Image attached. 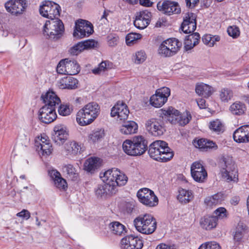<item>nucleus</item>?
<instances>
[{"label": "nucleus", "mask_w": 249, "mask_h": 249, "mask_svg": "<svg viewBox=\"0 0 249 249\" xmlns=\"http://www.w3.org/2000/svg\"><path fill=\"white\" fill-rule=\"evenodd\" d=\"M102 175L101 173L100 178L104 184L99 185L95 191L98 197L115 194L117 191V187L124 186L128 181L126 175L118 168L108 169Z\"/></svg>", "instance_id": "f257e3e1"}, {"label": "nucleus", "mask_w": 249, "mask_h": 249, "mask_svg": "<svg viewBox=\"0 0 249 249\" xmlns=\"http://www.w3.org/2000/svg\"><path fill=\"white\" fill-rule=\"evenodd\" d=\"M41 98L45 105L38 111V118L45 124L51 123L57 117L55 108L60 103L61 100L55 92L50 90L42 95Z\"/></svg>", "instance_id": "f03ea898"}, {"label": "nucleus", "mask_w": 249, "mask_h": 249, "mask_svg": "<svg viewBox=\"0 0 249 249\" xmlns=\"http://www.w3.org/2000/svg\"><path fill=\"white\" fill-rule=\"evenodd\" d=\"M148 154L154 160L163 162L171 160L174 156L173 151L168 143L160 140L156 141L149 145Z\"/></svg>", "instance_id": "7ed1b4c3"}, {"label": "nucleus", "mask_w": 249, "mask_h": 249, "mask_svg": "<svg viewBox=\"0 0 249 249\" xmlns=\"http://www.w3.org/2000/svg\"><path fill=\"white\" fill-rule=\"evenodd\" d=\"M147 141L142 136H136L131 139L125 140L123 143V149L129 156H139L143 155L147 149Z\"/></svg>", "instance_id": "20e7f679"}, {"label": "nucleus", "mask_w": 249, "mask_h": 249, "mask_svg": "<svg viewBox=\"0 0 249 249\" xmlns=\"http://www.w3.org/2000/svg\"><path fill=\"white\" fill-rule=\"evenodd\" d=\"M100 107L98 104L90 102L80 109L76 114V121L81 126L91 124L98 116Z\"/></svg>", "instance_id": "39448f33"}, {"label": "nucleus", "mask_w": 249, "mask_h": 249, "mask_svg": "<svg viewBox=\"0 0 249 249\" xmlns=\"http://www.w3.org/2000/svg\"><path fill=\"white\" fill-rule=\"evenodd\" d=\"M137 230L143 234H150L153 233L157 228L156 219L148 213L141 214L134 220Z\"/></svg>", "instance_id": "423d86ee"}, {"label": "nucleus", "mask_w": 249, "mask_h": 249, "mask_svg": "<svg viewBox=\"0 0 249 249\" xmlns=\"http://www.w3.org/2000/svg\"><path fill=\"white\" fill-rule=\"evenodd\" d=\"M64 31L62 21L56 18L54 20L46 21L43 27V34L52 40H57L62 36Z\"/></svg>", "instance_id": "0eeeda50"}, {"label": "nucleus", "mask_w": 249, "mask_h": 249, "mask_svg": "<svg viewBox=\"0 0 249 249\" xmlns=\"http://www.w3.org/2000/svg\"><path fill=\"white\" fill-rule=\"evenodd\" d=\"M61 8L56 3L51 1H44L40 5V14L44 17L54 20L60 15Z\"/></svg>", "instance_id": "6e6552de"}, {"label": "nucleus", "mask_w": 249, "mask_h": 249, "mask_svg": "<svg viewBox=\"0 0 249 249\" xmlns=\"http://www.w3.org/2000/svg\"><path fill=\"white\" fill-rule=\"evenodd\" d=\"M137 196L139 201L143 205L149 207H153L158 204L159 199L154 192L147 188L138 191Z\"/></svg>", "instance_id": "1a4fd4ad"}, {"label": "nucleus", "mask_w": 249, "mask_h": 249, "mask_svg": "<svg viewBox=\"0 0 249 249\" xmlns=\"http://www.w3.org/2000/svg\"><path fill=\"white\" fill-rule=\"evenodd\" d=\"M93 32L92 24L88 21L80 19L75 22L73 36L77 38L88 37Z\"/></svg>", "instance_id": "9d476101"}, {"label": "nucleus", "mask_w": 249, "mask_h": 249, "mask_svg": "<svg viewBox=\"0 0 249 249\" xmlns=\"http://www.w3.org/2000/svg\"><path fill=\"white\" fill-rule=\"evenodd\" d=\"M146 130L153 136L162 135L165 131L162 118H151L145 123Z\"/></svg>", "instance_id": "9b49d317"}, {"label": "nucleus", "mask_w": 249, "mask_h": 249, "mask_svg": "<svg viewBox=\"0 0 249 249\" xmlns=\"http://www.w3.org/2000/svg\"><path fill=\"white\" fill-rule=\"evenodd\" d=\"M170 95V89L167 87H162L156 90L155 94L153 95L150 99L152 106L156 107H160L167 101Z\"/></svg>", "instance_id": "f8f14e48"}, {"label": "nucleus", "mask_w": 249, "mask_h": 249, "mask_svg": "<svg viewBox=\"0 0 249 249\" xmlns=\"http://www.w3.org/2000/svg\"><path fill=\"white\" fill-rule=\"evenodd\" d=\"M27 7L26 0H9L5 3L6 11L16 16L22 14Z\"/></svg>", "instance_id": "ddd939ff"}, {"label": "nucleus", "mask_w": 249, "mask_h": 249, "mask_svg": "<svg viewBox=\"0 0 249 249\" xmlns=\"http://www.w3.org/2000/svg\"><path fill=\"white\" fill-rule=\"evenodd\" d=\"M191 173L193 179L198 182H204L207 178V172L205 167L198 161H195L192 164Z\"/></svg>", "instance_id": "4468645a"}, {"label": "nucleus", "mask_w": 249, "mask_h": 249, "mask_svg": "<svg viewBox=\"0 0 249 249\" xmlns=\"http://www.w3.org/2000/svg\"><path fill=\"white\" fill-rule=\"evenodd\" d=\"M158 9L164 14L171 15L180 13V8L178 2L170 0L160 1L157 4Z\"/></svg>", "instance_id": "2eb2a0df"}, {"label": "nucleus", "mask_w": 249, "mask_h": 249, "mask_svg": "<svg viewBox=\"0 0 249 249\" xmlns=\"http://www.w3.org/2000/svg\"><path fill=\"white\" fill-rule=\"evenodd\" d=\"M196 16L193 13H187L183 18V21L181 26L182 31L185 34L194 32L196 27Z\"/></svg>", "instance_id": "dca6fc26"}, {"label": "nucleus", "mask_w": 249, "mask_h": 249, "mask_svg": "<svg viewBox=\"0 0 249 249\" xmlns=\"http://www.w3.org/2000/svg\"><path fill=\"white\" fill-rule=\"evenodd\" d=\"M121 245L124 249H141L143 247V242L137 236L130 235L122 239Z\"/></svg>", "instance_id": "f3484780"}, {"label": "nucleus", "mask_w": 249, "mask_h": 249, "mask_svg": "<svg viewBox=\"0 0 249 249\" xmlns=\"http://www.w3.org/2000/svg\"><path fill=\"white\" fill-rule=\"evenodd\" d=\"M129 114L127 106L124 103L118 102L112 108L111 116L112 117L117 116L121 121L126 120Z\"/></svg>", "instance_id": "a211bd4d"}, {"label": "nucleus", "mask_w": 249, "mask_h": 249, "mask_svg": "<svg viewBox=\"0 0 249 249\" xmlns=\"http://www.w3.org/2000/svg\"><path fill=\"white\" fill-rule=\"evenodd\" d=\"M151 17L152 14L148 11H141L136 16L134 25L139 29H143L149 24Z\"/></svg>", "instance_id": "6ab92c4d"}, {"label": "nucleus", "mask_w": 249, "mask_h": 249, "mask_svg": "<svg viewBox=\"0 0 249 249\" xmlns=\"http://www.w3.org/2000/svg\"><path fill=\"white\" fill-rule=\"evenodd\" d=\"M48 174L53 180L55 186L61 191H66L68 188L66 180L63 178L60 173L56 170L49 171Z\"/></svg>", "instance_id": "aec40b11"}, {"label": "nucleus", "mask_w": 249, "mask_h": 249, "mask_svg": "<svg viewBox=\"0 0 249 249\" xmlns=\"http://www.w3.org/2000/svg\"><path fill=\"white\" fill-rule=\"evenodd\" d=\"M37 150L43 156L47 157L50 155L53 151V148L50 140L46 137H41L39 142H36Z\"/></svg>", "instance_id": "412c9836"}, {"label": "nucleus", "mask_w": 249, "mask_h": 249, "mask_svg": "<svg viewBox=\"0 0 249 249\" xmlns=\"http://www.w3.org/2000/svg\"><path fill=\"white\" fill-rule=\"evenodd\" d=\"M78 81L71 76H66L58 81L57 86L60 89H73L77 88Z\"/></svg>", "instance_id": "4be33fe9"}, {"label": "nucleus", "mask_w": 249, "mask_h": 249, "mask_svg": "<svg viewBox=\"0 0 249 249\" xmlns=\"http://www.w3.org/2000/svg\"><path fill=\"white\" fill-rule=\"evenodd\" d=\"M54 134L53 135V139L55 142H58L60 144L63 143L64 141L67 139L68 133L66 127L63 125L58 124L55 125L53 128Z\"/></svg>", "instance_id": "5701e85b"}, {"label": "nucleus", "mask_w": 249, "mask_h": 249, "mask_svg": "<svg viewBox=\"0 0 249 249\" xmlns=\"http://www.w3.org/2000/svg\"><path fill=\"white\" fill-rule=\"evenodd\" d=\"M201 227L206 230H211L216 227L217 224V218L214 216H204L200 220Z\"/></svg>", "instance_id": "b1692460"}, {"label": "nucleus", "mask_w": 249, "mask_h": 249, "mask_svg": "<svg viewBox=\"0 0 249 249\" xmlns=\"http://www.w3.org/2000/svg\"><path fill=\"white\" fill-rule=\"evenodd\" d=\"M200 38V35L198 33H195L187 36L184 42L185 50L186 51L191 50L198 44Z\"/></svg>", "instance_id": "393cba45"}, {"label": "nucleus", "mask_w": 249, "mask_h": 249, "mask_svg": "<svg viewBox=\"0 0 249 249\" xmlns=\"http://www.w3.org/2000/svg\"><path fill=\"white\" fill-rule=\"evenodd\" d=\"M81 149V145L74 141H68L64 145V149L67 155L75 156L80 152Z\"/></svg>", "instance_id": "a878e982"}, {"label": "nucleus", "mask_w": 249, "mask_h": 249, "mask_svg": "<svg viewBox=\"0 0 249 249\" xmlns=\"http://www.w3.org/2000/svg\"><path fill=\"white\" fill-rule=\"evenodd\" d=\"M195 90L197 94L205 98L209 97L213 93L212 87L203 83H197Z\"/></svg>", "instance_id": "bb28decb"}, {"label": "nucleus", "mask_w": 249, "mask_h": 249, "mask_svg": "<svg viewBox=\"0 0 249 249\" xmlns=\"http://www.w3.org/2000/svg\"><path fill=\"white\" fill-rule=\"evenodd\" d=\"M248 125H243L237 128L233 133V138L234 140L239 143L246 142V133Z\"/></svg>", "instance_id": "cd10ccee"}, {"label": "nucleus", "mask_w": 249, "mask_h": 249, "mask_svg": "<svg viewBox=\"0 0 249 249\" xmlns=\"http://www.w3.org/2000/svg\"><path fill=\"white\" fill-rule=\"evenodd\" d=\"M194 198L192 191L180 189L178 190V195L177 198L182 204H187L190 202Z\"/></svg>", "instance_id": "c85d7f7f"}, {"label": "nucleus", "mask_w": 249, "mask_h": 249, "mask_svg": "<svg viewBox=\"0 0 249 249\" xmlns=\"http://www.w3.org/2000/svg\"><path fill=\"white\" fill-rule=\"evenodd\" d=\"M224 200V195L222 193H218L213 196L206 197L204 202L207 206L213 207L221 204Z\"/></svg>", "instance_id": "c756f323"}, {"label": "nucleus", "mask_w": 249, "mask_h": 249, "mask_svg": "<svg viewBox=\"0 0 249 249\" xmlns=\"http://www.w3.org/2000/svg\"><path fill=\"white\" fill-rule=\"evenodd\" d=\"M137 129V124L134 121H129L121 126L120 131L122 134L130 135L136 133Z\"/></svg>", "instance_id": "7c9ffc66"}, {"label": "nucleus", "mask_w": 249, "mask_h": 249, "mask_svg": "<svg viewBox=\"0 0 249 249\" xmlns=\"http://www.w3.org/2000/svg\"><path fill=\"white\" fill-rule=\"evenodd\" d=\"M64 172L66 173V178L71 181H77L79 178L78 173L76 169L71 164L64 166Z\"/></svg>", "instance_id": "2f4dec72"}, {"label": "nucleus", "mask_w": 249, "mask_h": 249, "mask_svg": "<svg viewBox=\"0 0 249 249\" xmlns=\"http://www.w3.org/2000/svg\"><path fill=\"white\" fill-rule=\"evenodd\" d=\"M229 110L233 115H242L245 113L246 107L244 103L236 101L231 105Z\"/></svg>", "instance_id": "473e14b6"}, {"label": "nucleus", "mask_w": 249, "mask_h": 249, "mask_svg": "<svg viewBox=\"0 0 249 249\" xmlns=\"http://www.w3.org/2000/svg\"><path fill=\"white\" fill-rule=\"evenodd\" d=\"M179 113V112L178 110L171 107H168L167 110H164L163 114L167 117L168 120L171 124H175L178 123L179 118L178 117Z\"/></svg>", "instance_id": "72a5a7b5"}, {"label": "nucleus", "mask_w": 249, "mask_h": 249, "mask_svg": "<svg viewBox=\"0 0 249 249\" xmlns=\"http://www.w3.org/2000/svg\"><path fill=\"white\" fill-rule=\"evenodd\" d=\"M169 50L173 51L174 55L179 50L182 43L176 38H169L162 42Z\"/></svg>", "instance_id": "f704fd0d"}, {"label": "nucleus", "mask_w": 249, "mask_h": 249, "mask_svg": "<svg viewBox=\"0 0 249 249\" xmlns=\"http://www.w3.org/2000/svg\"><path fill=\"white\" fill-rule=\"evenodd\" d=\"M99 159L97 158L88 159L84 163V169L89 172L92 173L100 165Z\"/></svg>", "instance_id": "c9c22d12"}, {"label": "nucleus", "mask_w": 249, "mask_h": 249, "mask_svg": "<svg viewBox=\"0 0 249 249\" xmlns=\"http://www.w3.org/2000/svg\"><path fill=\"white\" fill-rule=\"evenodd\" d=\"M245 233V226L243 223H238L232 234L234 242L240 243L242 241Z\"/></svg>", "instance_id": "e433bc0d"}, {"label": "nucleus", "mask_w": 249, "mask_h": 249, "mask_svg": "<svg viewBox=\"0 0 249 249\" xmlns=\"http://www.w3.org/2000/svg\"><path fill=\"white\" fill-rule=\"evenodd\" d=\"M222 177L225 178L228 182L233 181H237L238 178V171L236 167L231 169V170H221Z\"/></svg>", "instance_id": "4c0bfd02"}, {"label": "nucleus", "mask_w": 249, "mask_h": 249, "mask_svg": "<svg viewBox=\"0 0 249 249\" xmlns=\"http://www.w3.org/2000/svg\"><path fill=\"white\" fill-rule=\"evenodd\" d=\"M109 228L113 234L117 235H122L126 232L125 226L117 221L110 223Z\"/></svg>", "instance_id": "58836bf2"}, {"label": "nucleus", "mask_w": 249, "mask_h": 249, "mask_svg": "<svg viewBox=\"0 0 249 249\" xmlns=\"http://www.w3.org/2000/svg\"><path fill=\"white\" fill-rule=\"evenodd\" d=\"M220 166L221 170H231L236 167L231 158L230 157H223L220 161Z\"/></svg>", "instance_id": "ea45409f"}, {"label": "nucleus", "mask_w": 249, "mask_h": 249, "mask_svg": "<svg viewBox=\"0 0 249 249\" xmlns=\"http://www.w3.org/2000/svg\"><path fill=\"white\" fill-rule=\"evenodd\" d=\"M66 59H67V74L72 75L77 74L80 71L78 64L74 60Z\"/></svg>", "instance_id": "a19ab883"}, {"label": "nucleus", "mask_w": 249, "mask_h": 249, "mask_svg": "<svg viewBox=\"0 0 249 249\" xmlns=\"http://www.w3.org/2000/svg\"><path fill=\"white\" fill-rule=\"evenodd\" d=\"M105 136L104 130L97 129L91 132L89 135V141L95 143L100 141Z\"/></svg>", "instance_id": "79ce46f5"}, {"label": "nucleus", "mask_w": 249, "mask_h": 249, "mask_svg": "<svg viewBox=\"0 0 249 249\" xmlns=\"http://www.w3.org/2000/svg\"><path fill=\"white\" fill-rule=\"evenodd\" d=\"M209 128L213 131L220 134L225 130L223 124L218 119L213 121L209 124Z\"/></svg>", "instance_id": "37998d69"}, {"label": "nucleus", "mask_w": 249, "mask_h": 249, "mask_svg": "<svg viewBox=\"0 0 249 249\" xmlns=\"http://www.w3.org/2000/svg\"><path fill=\"white\" fill-rule=\"evenodd\" d=\"M232 96L233 92L230 89L224 88L219 91V97L221 101L223 102H228Z\"/></svg>", "instance_id": "c03bdc74"}, {"label": "nucleus", "mask_w": 249, "mask_h": 249, "mask_svg": "<svg viewBox=\"0 0 249 249\" xmlns=\"http://www.w3.org/2000/svg\"><path fill=\"white\" fill-rule=\"evenodd\" d=\"M142 37L140 34L131 33L128 34L125 38L126 43L127 45L131 46L136 43L137 41Z\"/></svg>", "instance_id": "a18cd8bd"}, {"label": "nucleus", "mask_w": 249, "mask_h": 249, "mask_svg": "<svg viewBox=\"0 0 249 249\" xmlns=\"http://www.w3.org/2000/svg\"><path fill=\"white\" fill-rule=\"evenodd\" d=\"M111 64H110L109 61H102L99 65L97 68H96L92 70V72L95 74H100L101 72L105 71L107 69H111Z\"/></svg>", "instance_id": "49530a36"}, {"label": "nucleus", "mask_w": 249, "mask_h": 249, "mask_svg": "<svg viewBox=\"0 0 249 249\" xmlns=\"http://www.w3.org/2000/svg\"><path fill=\"white\" fill-rule=\"evenodd\" d=\"M159 53L163 57H170L174 55L172 52L173 51L169 49L163 42L159 46L158 49Z\"/></svg>", "instance_id": "de8ad7c7"}, {"label": "nucleus", "mask_w": 249, "mask_h": 249, "mask_svg": "<svg viewBox=\"0 0 249 249\" xmlns=\"http://www.w3.org/2000/svg\"><path fill=\"white\" fill-rule=\"evenodd\" d=\"M67 59L66 58L60 61L56 68L57 73L61 74H67Z\"/></svg>", "instance_id": "09e8293b"}, {"label": "nucleus", "mask_w": 249, "mask_h": 249, "mask_svg": "<svg viewBox=\"0 0 249 249\" xmlns=\"http://www.w3.org/2000/svg\"><path fill=\"white\" fill-rule=\"evenodd\" d=\"M83 50L93 49L97 47L98 42L93 39H88L81 42Z\"/></svg>", "instance_id": "8fccbe9b"}, {"label": "nucleus", "mask_w": 249, "mask_h": 249, "mask_svg": "<svg viewBox=\"0 0 249 249\" xmlns=\"http://www.w3.org/2000/svg\"><path fill=\"white\" fill-rule=\"evenodd\" d=\"M178 123L179 125L184 126L189 123L192 119V116L189 112H186L185 114L180 115L179 113Z\"/></svg>", "instance_id": "3c124183"}, {"label": "nucleus", "mask_w": 249, "mask_h": 249, "mask_svg": "<svg viewBox=\"0 0 249 249\" xmlns=\"http://www.w3.org/2000/svg\"><path fill=\"white\" fill-rule=\"evenodd\" d=\"M71 111L72 109L70 107L69 105L64 104L60 105L58 109L59 115L63 116L70 115Z\"/></svg>", "instance_id": "603ef678"}, {"label": "nucleus", "mask_w": 249, "mask_h": 249, "mask_svg": "<svg viewBox=\"0 0 249 249\" xmlns=\"http://www.w3.org/2000/svg\"><path fill=\"white\" fill-rule=\"evenodd\" d=\"M135 57V63L136 64H141L146 60V54L144 51L141 50L136 53Z\"/></svg>", "instance_id": "864d4df0"}, {"label": "nucleus", "mask_w": 249, "mask_h": 249, "mask_svg": "<svg viewBox=\"0 0 249 249\" xmlns=\"http://www.w3.org/2000/svg\"><path fill=\"white\" fill-rule=\"evenodd\" d=\"M83 51L82 45L81 42H79L71 47L69 52L71 54L74 55L78 54Z\"/></svg>", "instance_id": "5fc2aeb1"}, {"label": "nucleus", "mask_w": 249, "mask_h": 249, "mask_svg": "<svg viewBox=\"0 0 249 249\" xmlns=\"http://www.w3.org/2000/svg\"><path fill=\"white\" fill-rule=\"evenodd\" d=\"M214 213L215 214L214 216L217 218V220L222 219L227 217V211L226 209L223 207L217 209Z\"/></svg>", "instance_id": "6e6d98bb"}, {"label": "nucleus", "mask_w": 249, "mask_h": 249, "mask_svg": "<svg viewBox=\"0 0 249 249\" xmlns=\"http://www.w3.org/2000/svg\"><path fill=\"white\" fill-rule=\"evenodd\" d=\"M198 249H221V248L219 244L211 242L202 244Z\"/></svg>", "instance_id": "4d7b16f0"}, {"label": "nucleus", "mask_w": 249, "mask_h": 249, "mask_svg": "<svg viewBox=\"0 0 249 249\" xmlns=\"http://www.w3.org/2000/svg\"><path fill=\"white\" fill-rule=\"evenodd\" d=\"M119 37L115 35H109L107 36V42L110 47H115L119 42Z\"/></svg>", "instance_id": "13d9d810"}, {"label": "nucleus", "mask_w": 249, "mask_h": 249, "mask_svg": "<svg viewBox=\"0 0 249 249\" xmlns=\"http://www.w3.org/2000/svg\"><path fill=\"white\" fill-rule=\"evenodd\" d=\"M227 32L229 35L233 38H236L240 35L239 29L236 26H230L228 28Z\"/></svg>", "instance_id": "bf43d9fd"}, {"label": "nucleus", "mask_w": 249, "mask_h": 249, "mask_svg": "<svg viewBox=\"0 0 249 249\" xmlns=\"http://www.w3.org/2000/svg\"><path fill=\"white\" fill-rule=\"evenodd\" d=\"M203 42L208 45L210 47H213L214 45V41L212 39V36L211 35H206L202 37V38Z\"/></svg>", "instance_id": "052dcab7"}, {"label": "nucleus", "mask_w": 249, "mask_h": 249, "mask_svg": "<svg viewBox=\"0 0 249 249\" xmlns=\"http://www.w3.org/2000/svg\"><path fill=\"white\" fill-rule=\"evenodd\" d=\"M124 210L128 213L132 212L134 208V204L133 202H126L124 203L123 206Z\"/></svg>", "instance_id": "680f3d73"}, {"label": "nucleus", "mask_w": 249, "mask_h": 249, "mask_svg": "<svg viewBox=\"0 0 249 249\" xmlns=\"http://www.w3.org/2000/svg\"><path fill=\"white\" fill-rule=\"evenodd\" d=\"M17 216L18 217H22L27 220L30 217V213L28 210L24 209L20 212L18 213L17 214Z\"/></svg>", "instance_id": "e2e57ef3"}, {"label": "nucleus", "mask_w": 249, "mask_h": 249, "mask_svg": "<svg viewBox=\"0 0 249 249\" xmlns=\"http://www.w3.org/2000/svg\"><path fill=\"white\" fill-rule=\"evenodd\" d=\"M186 6L189 8H195L199 2V0H185Z\"/></svg>", "instance_id": "0e129e2a"}, {"label": "nucleus", "mask_w": 249, "mask_h": 249, "mask_svg": "<svg viewBox=\"0 0 249 249\" xmlns=\"http://www.w3.org/2000/svg\"><path fill=\"white\" fill-rule=\"evenodd\" d=\"M216 144L213 141H211L206 139V145H205L204 150H208V149H212L213 148L216 147Z\"/></svg>", "instance_id": "69168bd1"}, {"label": "nucleus", "mask_w": 249, "mask_h": 249, "mask_svg": "<svg viewBox=\"0 0 249 249\" xmlns=\"http://www.w3.org/2000/svg\"><path fill=\"white\" fill-rule=\"evenodd\" d=\"M156 249H176L174 246H169L165 244H160L157 247Z\"/></svg>", "instance_id": "338daca9"}, {"label": "nucleus", "mask_w": 249, "mask_h": 249, "mask_svg": "<svg viewBox=\"0 0 249 249\" xmlns=\"http://www.w3.org/2000/svg\"><path fill=\"white\" fill-rule=\"evenodd\" d=\"M138 1H139L141 5L146 7L151 6L153 3V2L150 0H139Z\"/></svg>", "instance_id": "774afa93"}]
</instances>
